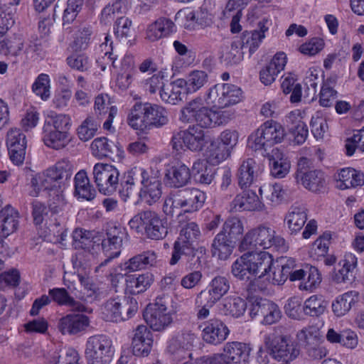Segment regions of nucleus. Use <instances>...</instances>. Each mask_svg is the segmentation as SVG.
Returning a JSON list of instances; mask_svg holds the SVG:
<instances>
[{"label":"nucleus","instance_id":"f257e3e1","mask_svg":"<svg viewBox=\"0 0 364 364\" xmlns=\"http://www.w3.org/2000/svg\"><path fill=\"white\" fill-rule=\"evenodd\" d=\"M272 265L273 257L271 254L264 251L250 250L247 251L232 263L231 272L235 277L240 280L250 279L251 276L255 277L252 282V285L262 289L263 287H260L259 283L265 277L267 280L269 279V272Z\"/></svg>","mask_w":364,"mask_h":364},{"label":"nucleus","instance_id":"f03ea898","mask_svg":"<svg viewBox=\"0 0 364 364\" xmlns=\"http://www.w3.org/2000/svg\"><path fill=\"white\" fill-rule=\"evenodd\" d=\"M179 120L185 124L196 122L200 129H211L227 124L233 116L228 110L214 109L204 106L200 99L188 102L180 111Z\"/></svg>","mask_w":364,"mask_h":364},{"label":"nucleus","instance_id":"7ed1b4c3","mask_svg":"<svg viewBox=\"0 0 364 364\" xmlns=\"http://www.w3.org/2000/svg\"><path fill=\"white\" fill-rule=\"evenodd\" d=\"M259 247L273 248L278 252H285L289 249V245L284 237L277 235L276 231L270 227L259 225L249 230L245 235L240 243L239 250L250 251Z\"/></svg>","mask_w":364,"mask_h":364},{"label":"nucleus","instance_id":"20e7f679","mask_svg":"<svg viewBox=\"0 0 364 364\" xmlns=\"http://www.w3.org/2000/svg\"><path fill=\"white\" fill-rule=\"evenodd\" d=\"M285 328L277 326L264 337L267 353L275 360L289 363L299 355V349L291 337L284 332Z\"/></svg>","mask_w":364,"mask_h":364},{"label":"nucleus","instance_id":"39448f33","mask_svg":"<svg viewBox=\"0 0 364 364\" xmlns=\"http://www.w3.org/2000/svg\"><path fill=\"white\" fill-rule=\"evenodd\" d=\"M250 350L249 346L244 343L228 342L222 353L203 355L195 360L192 359V353H188L191 360L182 364H220L221 360L225 364H247Z\"/></svg>","mask_w":364,"mask_h":364},{"label":"nucleus","instance_id":"423d86ee","mask_svg":"<svg viewBox=\"0 0 364 364\" xmlns=\"http://www.w3.org/2000/svg\"><path fill=\"white\" fill-rule=\"evenodd\" d=\"M70 119L65 114H58L46 119L43 126V141L54 149L64 148L70 141Z\"/></svg>","mask_w":364,"mask_h":364},{"label":"nucleus","instance_id":"0eeeda50","mask_svg":"<svg viewBox=\"0 0 364 364\" xmlns=\"http://www.w3.org/2000/svg\"><path fill=\"white\" fill-rule=\"evenodd\" d=\"M286 136L284 128L279 122L267 120L249 136L250 147L255 151H265L276 144L281 143Z\"/></svg>","mask_w":364,"mask_h":364},{"label":"nucleus","instance_id":"6e6552de","mask_svg":"<svg viewBox=\"0 0 364 364\" xmlns=\"http://www.w3.org/2000/svg\"><path fill=\"white\" fill-rule=\"evenodd\" d=\"M137 176H141V183L143 187L139 192V196L149 205L159 200V171H151L148 173L144 169H133L128 173L124 186H134Z\"/></svg>","mask_w":364,"mask_h":364},{"label":"nucleus","instance_id":"1a4fd4ad","mask_svg":"<svg viewBox=\"0 0 364 364\" xmlns=\"http://www.w3.org/2000/svg\"><path fill=\"white\" fill-rule=\"evenodd\" d=\"M180 237L174 243L172 257L170 260L171 265L176 264L181 255H195V249L193 243L201 236L198 225L193 221L180 222Z\"/></svg>","mask_w":364,"mask_h":364},{"label":"nucleus","instance_id":"9d476101","mask_svg":"<svg viewBox=\"0 0 364 364\" xmlns=\"http://www.w3.org/2000/svg\"><path fill=\"white\" fill-rule=\"evenodd\" d=\"M40 173L44 182L45 191L53 193L65 188L71 179L73 168L69 161L63 159Z\"/></svg>","mask_w":364,"mask_h":364},{"label":"nucleus","instance_id":"9b49d317","mask_svg":"<svg viewBox=\"0 0 364 364\" xmlns=\"http://www.w3.org/2000/svg\"><path fill=\"white\" fill-rule=\"evenodd\" d=\"M50 199L48 208L53 215H58L59 219L55 218V222L50 225V231L56 237L57 241H63L66 237L65 221L70 205L63 194V189L53 193H49Z\"/></svg>","mask_w":364,"mask_h":364},{"label":"nucleus","instance_id":"f8f14e48","mask_svg":"<svg viewBox=\"0 0 364 364\" xmlns=\"http://www.w3.org/2000/svg\"><path fill=\"white\" fill-rule=\"evenodd\" d=\"M242 92L235 85L217 84L210 88L205 97L207 104L218 110L237 104L242 100Z\"/></svg>","mask_w":364,"mask_h":364},{"label":"nucleus","instance_id":"ddd939ff","mask_svg":"<svg viewBox=\"0 0 364 364\" xmlns=\"http://www.w3.org/2000/svg\"><path fill=\"white\" fill-rule=\"evenodd\" d=\"M139 309L138 302L133 297H128L122 302L118 299H109L102 306L105 320L120 322L133 317Z\"/></svg>","mask_w":364,"mask_h":364},{"label":"nucleus","instance_id":"4468645a","mask_svg":"<svg viewBox=\"0 0 364 364\" xmlns=\"http://www.w3.org/2000/svg\"><path fill=\"white\" fill-rule=\"evenodd\" d=\"M112 355V342L108 337L98 335L88 338L85 348L88 364H109Z\"/></svg>","mask_w":364,"mask_h":364},{"label":"nucleus","instance_id":"2eb2a0df","mask_svg":"<svg viewBox=\"0 0 364 364\" xmlns=\"http://www.w3.org/2000/svg\"><path fill=\"white\" fill-rule=\"evenodd\" d=\"M94 182L98 191L105 195L114 193L119 185V172L109 164L97 163L92 170Z\"/></svg>","mask_w":364,"mask_h":364},{"label":"nucleus","instance_id":"dca6fc26","mask_svg":"<svg viewBox=\"0 0 364 364\" xmlns=\"http://www.w3.org/2000/svg\"><path fill=\"white\" fill-rule=\"evenodd\" d=\"M159 217L156 212L146 210L134 215L129 222L131 229L138 233L144 231L146 235L152 240H158L159 234Z\"/></svg>","mask_w":364,"mask_h":364},{"label":"nucleus","instance_id":"f3484780","mask_svg":"<svg viewBox=\"0 0 364 364\" xmlns=\"http://www.w3.org/2000/svg\"><path fill=\"white\" fill-rule=\"evenodd\" d=\"M308 163L309 160L305 157L299 160L296 178L298 182L301 181L306 189L312 192H320L326 186L324 174L318 170L306 171V166H308Z\"/></svg>","mask_w":364,"mask_h":364},{"label":"nucleus","instance_id":"a211bd4d","mask_svg":"<svg viewBox=\"0 0 364 364\" xmlns=\"http://www.w3.org/2000/svg\"><path fill=\"white\" fill-rule=\"evenodd\" d=\"M250 315L252 317L262 318V323L272 325L279 321L282 312L279 306L267 299L256 298L252 304Z\"/></svg>","mask_w":364,"mask_h":364},{"label":"nucleus","instance_id":"6ab92c4d","mask_svg":"<svg viewBox=\"0 0 364 364\" xmlns=\"http://www.w3.org/2000/svg\"><path fill=\"white\" fill-rule=\"evenodd\" d=\"M153 342L152 333L146 326L140 324L133 329L131 348L134 355L148 356L151 350Z\"/></svg>","mask_w":364,"mask_h":364},{"label":"nucleus","instance_id":"aec40b11","mask_svg":"<svg viewBox=\"0 0 364 364\" xmlns=\"http://www.w3.org/2000/svg\"><path fill=\"white\" fill-rule=\"evenodd\" d=\"M6 144L11 160L16 165L23 164L26 149V136L20 129H11L7 133Z\"/></svg>","mask_w":364,"mask_h":364},{"label":"nucleus","instance_id":"412c9836","mask_svg":"<svg viewBox=\"0 0 364 364\" xmlns=\"http://www.w3.org/2000/svg\"><path fill=\"white\" fill-rule=\"evenodd\" d=\"M191 180V171L184 164L176 162L166 166L164 183L170 188H181Z\"/></svg>","mask_w":364,"mask_h":364},{"label":"nucleus","instance_id":"4be33fe9","mask_svg":"<svg viewBox=\"0 0 364 364\" xmlns=\"http://www.w3.org/2000/svg\"><path fill=\"white\" fill-rule=\"evenodd\" d=\"M230 289L229 279L225 276L218 275L212 279L208 287L199 294L203 301L208 305L217 303Z\"/></svg>","mask_w":364,"mask_h":364},{"label":"nucleus","instance_id":"5701e85b","mask_svg":"<svg viewBox=\"0 0 364 364\" xmlns=\"http://www.w3.org/2000/svg\"><path fill=\"white\" fill-rule=\"evenodd\" d=\"M229 332V329L222 321L217 318L210 319L204 323L202 338L205 343L217 346L227 338Z\"/></svg>","mask_w":364,"mask_h":364},{"label":"nucleus","instance_id":"b1692460","mask_svg":"<svg viewBox=\"0 0 364 364\" xmlns=\"http://www.w3.org/2000/svg\"><path fill=\"white\" fill-rule=\"evenodd\" d=\"M205 194L198 188L184 189L180 191L176 204L184 208L186 212L197 211L205 200Z\"/></svg>","mask_w":364,"mask_h":364},{"label":"nucleus","instance_id":"393cba45","mask_svg":"<svg viewBox=\"0 0 364 364\" xmlns=\"http://www.w3.org/2000/svg\"><path fill=\"white\" fill-rule=\"evenodd\" d=\"M287 55L283 52L276 53L268 64L259 71V80L264 85L272 84L279 73L282 71L287 64Z\"/></svg>","mask_w":364,"mask_h":364},{"label":"nucleus","instance_id":"a878e982","mask_svg":"<svg viewBox=\"0 0 364 364\" xmlns=\"http://www.w3.org/2000/svg\"><path fill=\"white\" fill-rule=\"evenodd\" d=\"M261 173L259 166L255 159L248 158L242 161L237 173L238 185L241 188L250 187L257 181Z\"/></svg>","mask_w":364,"mask_h":364},{"label":"nucleus","instance_id":"bb28decb","mask_svg":"<svg viewBox=\"0 0 364 364\" xmlns=\"http://www.w3.org/2000/svg\"><path fill=\"white\" fill-rule=\"evenodd\" d=\"M89 323L87 316L80 314H69L59 320L58 328L63 334L75 335L85 331Z\"/></svg>","mask_w":364,"mask_h":364},{"label":"nucleus","instance_id":"cd10ccee","mask_svg":"<svg viewBox=\"0 0 364 364\" xmlns=\"http://www.w3.org/2000/svg\"><path fill=\"white\" fill-rule=\"evenodd\" d=\"M264 205L261 202L255 192L245 191L237 194L231 203V208L235 211H261Z\"/></svg>","mask_w":364,"mask_h":364},{"label":"nucleus","instance_id":"c85d7f7f","mask_svg":"<svg viewBox=\"0 0 364 364\" xmlns=\"http://www.w3.org/2000/svg\"><path fill=\"white\" fill-rule=\"evenodd\" d=\"M51 300L60 306L69 307L73 311L90 313L91 310L81 301L75 300L65 288H53L48 291Z\"/></svg>","mask_w":364,"mask_h":364},{"label":"nucleus","instance_id":"c756f323","mask_svg":"<svg viewBox=\"0 0 364 364\" xmlns=\"http://www.w3.org/2000/svg\"><path fill=\"white\" fill-rule=\"evenodd\" d=\"M357 257L352 253H347L343 260L342 268L334 269L331 274V280L336 284L351 282L355 278Z\"/></svg>","mask_w":364,"mask_h":364},{"label":"nucleus","instance_id":"7c9ffc66","mask_svg":"<svg viewBox=\"0 0 364 364\" xmlns=\"http://www.w3.org/2000/svg\"><path fill=\"white\" fill-rule=\"evenodd\" d=\"M235 241L219 232L213 238L210 252L213 257L220 260H226L232 255L235 248Z\"/></svg>","mask_w":364,"mask_h":364},{"label":"nucleus","instance_id":"2f4dec72","mask_svg":"<svg viewBox=\"0 0 364 364\" xmlns=\"http://www.w3.org/2000/svg\"><path fill=\"white\" fill-rule=\"evenodd\" d=\"M290 133L294 136V141L297 144L304 143L308 135L309 130L306 124L302 121V117L299 110L291 112L286 119Z\"/></svg>","mask_w":364,"mask_h":364},{"label":"nucleus","instance_id":"473e14b6","mask_svg":"<svg viewBox=\"0 0 364 364\" xmlns=\"http://www.w3.org/2000/svg\"><path fill=\"white\" fill-rule=\"evenodd\" d=\"M154 282V276L149 272L141 274L125 275V291L130 294L144 292Z\"/></svg>","mask_w":364,"mask_h":364},{"label":"nucleus","instance_id":"72a5a7b5","mask_svg":"<svg viewBox=\"0 0 364 364\" xmlns=\"http://www.w3.org/2000/svg\"><path fill=\"white\" fill-rule=\"evenodd\" d=\"M124 230L121 228L111 226L107 230L106 237L102 242L104 252H112V257H118L121 252Z\"/></svg>","mask_w":364,"mask_h":364},{"label":"nucleus","instance_id":"f704fd0d","mask_svg":"<svg viewBox=\"0 0 364 364\" xmlns=\"http://www.w3.org/2000/svg\"><path fill=\"white\" fill-rule=\"evenodd\" d=\"M337 188L345 190L364 184V173L353 168H343L336 176Z\"/></svg>","mask_w":364,"mask_h":364},{"label":"nucleus","instance_id":"c9c22d12","mask_svg":"<svg viewBox=\"0 0 364 364\" xmlns=\"http://www.w3.org/2000/svg\"><path fill=\"white\" fill-rule=\"evenodd\" d=\"M19 225V214L11 205L0 210V233L8 237L17 230Z\"/></svg>","mask_w":364,"mask_h":364},{"label":"nucleus","instance_id":"e433bc0d","mask_svg":"<svg viewBox=\"0 0 364 364\" xmlns=\"http://www.w3.org/2000/svg\"><path fill=\"white\" fill-rule=\"evenodd\" d=\"M181 135L183 137L184 145L193 151H201L206 143L205 132L196 125L181 131Z\"/></svg>","mask_w":364,"mask_h":364},{"label":"nucleus","instance_id":"4c0bfd02","mask_svg":"<svg viewBox=\"0 0 364 364\" xmlns=\"http://www.w3.org/2000/svg\"><path fill=\"white\" fill-rule=\"evenodd\" d=\"M307 220V210L301 205H293L285 215L284 222L287 223L291 234L299 232Z\"/></svg>","mask_w":364,"mask_h":364},{"label":"nucleus","instance_id":"58836bf2","mask_svg":"<svg viewBox=\"0 0 364 364\" xmlns=\"http://www.w3.org/2000/svg\"><path fill=\"white\" fill-rule=\"evenodd\" d=\"M295 266L296 262L293 258L282 259L276 264L273 262L272 277H269L268 282L273 284H283L289 278V273Z\"/></svg>","mask_w":364,"mask_h":364},{"label":"nucleus","instance_id":"ea45409f","mask_svg":"<svg viewBox=\"0 0 364 364\" xmlns=\"http://www.w3.org/2000/svg\"><path fill=\"white\" fill-rule=\"evenodd\" d=\"M358 298L359 294L356 291H349L337 296L332 303L333 314L338 317L346 315L358 301Z\"/></svg>","mask_w":364,"mask_h":364},{"label":"nucleus","instance_id":"a19ab883","mask_svg":"<svg viewBox=\"0 0 364 364\" xmlns=\"http://www.w3.org/2000/svg\"><path fill=\"white\" fill-rule=\"evenodd\" d=\"M159 106L149 102H136L131 108L129 116L143 119L148 122H157Z\"/></svg>","mask_w":364,"mask_h":364},{"label":"nucleus","instance_id":"79ce46f5","mask_svg":"<svg viewBox=\"0 0 364 364\" xmlns=\"http://www.w3.org/2000/svg\"><path fill=\"white\" fill-rule=\"evenodd\" d=\"M213 22V16L205 9L198 11H191L186 16L185 28L195 30L198 26L206 27Z\"/></svg>","mask_w":364,"mask_h":364},{"label":"nucleus","instance_id":"37998d69","mask_svg":"<svg viewBox=\"0 0 364 364\" xmlns=\"http://www.w3.org/2000/svg\"><path fill=\"white\" fill-rule=\"evenodd\" d=\"M157 255L153 251H146L136 255L124 264L123 269L127 272H136L144 269L147 264L156 263Z\"/></svg>","mask_w":364,"mask_h":364},{"label":"nucleus","instance_id":"c03bdc74","mask_svg":"<svg viewBox=\"0 0 364 364\" xmlns=\"http://www.w3.org/2000/svg\"><path fill=\"white\" fill-rule=\"evenodd\" d=\"M75 193L80 198L92 200L96 195L95 188L90 185L87 173L82 170L75 176Z\"/></svg>","mask_w":364,"mask_h":364},{"label":"nucleus","instance_id":"a18cd8bd","mask_svg":"<svg viewBox=\"0 0 364 364\" xmlns=\"http://www.w3.org/2000/svg\"><path fill=\"white\" fill-rule=\"evenodd\" d=\"M271 174L276 178H283L289 171L290 162L279 150H273L269 156Z\"/></svg>","mask_w":364,"mask_h":364},{"label":"nucleus","instance_id":"49530a36","mask_svg":"<svg viewBox=\"0 0 364 364\" xmlns=\"http://www.w3.org/2000/svg\"><path fill=\"white\" fill-rule=\"evenodd\" d=\"M247 309L246 301L239 296H228L223 302L220 311L226 316L240 317Z\"/></svg>","mask_w":364,"mask_h":364},{"label":"nucleus","instance_id":"de8ad7c7","mask_svg":"<svg viewBox=\"0 0 364 364\" xmlns=\"http://www.w3.org/2000/svg\"><path fill=\"white\" fill-rule=\"evenodd\" d=\"M184 80H177L173 83L161 88V99L169 104L176 105L179 100H181V90L184 86Z\"/></svg>","mask_w":364,"mask_h":364},{"label":"nucleus","instance_id":"09e8293b","mask_svg":"<svg viewBox=\"0 0 364 364\" xmlns=\"http://www.w3.org/2000/svg\"><path fill=\"white\" fill-rule=\"evenodd\" d=\"M328 302L321 295H313L307 299L303 305L304 314L309 316H318L323 314Z\"/></svg>","mask_w":364,"mask_h":364},{"label":"nucleus","instance_id":"8fccbe9b","mask_svg":"<svg viewBox=\"0 0 364 364\" xmlns=\"http://www.w3.org/2000/svg\"><path fill=\"white\" fill-rule=\"evenodd\" d=\"M259 192L264 196L266 200L270 202L272 205H279L284 197V191L280 184H269L259 187Z\"/></svg>","mask_w":364,"mask_h":364},{"label":"nucleus","instance_id":"3c124183","mask_svg":"<svg viewBox=\"0 0 364 364\" xmlns=\"http://www.w3.org/2000/svg\"><path fill=\"white\" fill-rule=\"evenodd\" d=\"M231 154V150L223 145L211 144L206 151L207 159L213 165H217L227 159Z\"/></svg>","mask_w":364,"mask_h":364},{"label":"nucleus","instance_id":"603ef678","mask_svg":"<svg viewBox=\"0 0 364 364\" xmlns=\"http://www.w3.org/2000/svg\"><path fill=\"white\" fill-rule=\"evenodd\" d=\"M208 81V75L202 70H194L191 72L187 80H184V86L186 87L188 92H195L200 89Z\"/></svg>","mask_w":364,"mask_h":364},{"label":"nucleus","instance_id":"864d4df0","mask_svg":"<svg viewBox=\"0 0 364 364\" xmlns=\"http://www.w3.org/2000/svg\"><path fill=\"white\" fill-rule=\"evenodd\" d=\"M114 143L105 137L95 139L91 144L92 154L100 159L109 156L113 152Z\"/></svg>","mask_w":364,"mask_h":364},{"label":"nucleus","instance_id":"5fc2aeb1","mask_svg":"<svg viewBox=\"0 0 364 364\" xmlns=\"http://www.w3.org/2000/svg\"><path fill=\"white\" fill-rule=\"evenodd\" d=\"M50 77L47 74H40L32 85L33 92L46 101L50 96Z\"/></svg>","mask_w":364,"mask_h":364},{"label":"nucleus","instance_id":"6e6d98bb","mask_svg":"<svg viewBox=\"0 0 364 364\" xmlns=\"http://www.w3.org/2000/svg\"><path fill=\"white\" fill-rule=\"evenodd\" d=\"M264 38L263 32L254 31L244 33L240 43L242 49H248L250 54H252L259 47L262 39Z\"/></svg>","mask_w":364,"mask_h":364},{"label":"nucleus","instance_id":"4d7b16f0","mask_svg":"<svg viewBox=\"0 0 364 364\" xmlns=\"http://www.w3.org/2000/svg\"><path fill=\"white\" fill-rule=\"evenodd\" d=\"M243 231L244 228L241 220L237 218L232 217L225 220L220 232L235 241L243 233Z\"/></svg>","mask_w":364,"mask_h":364},{"label":"nucleus","instance_id":"13d9d810","mask_svg":"<svg viewBox=\"0 0 364 364\" xmlns=\"http://www.w3.org/2000/svg\"><path fill=\"white\" fill-rule=\"evenodd\" d=\"M306 278L299 284L301 290L312 291L321 282V277L317 268L311 266L306 271Z\"/></svg>","mask_w":364,"mask_h":364},{"label":"nucleus","instance_id":"bf43d9fd","mask_svg":"<svg viewBox=\"0 0 364 364\" xmlns=\"http://www.w3.org/2000/svg\"><path fill=\"white\" fill-rule=\"evenodd\" d=\"M143 316L147 325L153 331H159V305L157 302L148 304Z\"/></svg>","mask_w":364,"mask_h":364},{"label":"nucleus","instance_id":"052dcab7","mask_svg":"<svg viewBox=\"0 0 364 364\" xmlns=\"http://www.w3.org/2000/svg\"><path fill=\"white\" fill-rule=\"evenodd\" d=\"M125 10L124 1L118 0L112 4L105 6L101 13V21L105 23H110L117 15L122 14Z\"/></svg>","mask_w":364,"mask_h":364},{"label":"nucleus","instance_id":"680f3d73","mask_svg":"<svg viewBox=\"0 0 364 364\" xmlns=\"http://www.w3.org/2000/svg\"><path fill=\"white\" fill-rule=\"evenodd\" d=\"M346 154L353 155L356 149L364 151V127L346 141Z\"/></svg>","mask_w":364,"mask_h":364},{"label":"nucleus","instance_id":"e2e57ef3","mask_svg":"<svg viewBox=\"0 0 364 364\" xmlns=\"http://www.w3.org/2000/svg\"><path fill=\"white\" fill-rule=\"evenodd\" d=\"M132 21L126 17H119L114 25V35L120 41H125L132 35Z\"/></svg>","mask_w":364,"mask_h":364},{"label":"nucleus","instance_id":"0e129e2a","mask_svg":"<svg viewBox=\"0 0 364 364\" xmlns=\"http://www.w3.org/2000/svg\"><path fill=\"white\" fill-rule=\"evenodd\" d=\"M284 311L289 317L294 319H301L304 314L301 300L296 296L289 298L284 306Z\"/></svg>","mask_w":364,"mask_h":364},{"label":"nucleus","instance_id":"69168bd1","mask_svg":"<svg viewBox=\"0 0 364 364\" xmlns=\"http://www.w3.org/2000/svg\"><path fill=\"white\" fill-rule=\"evenodd\" d=\"M97 125L92 117H87L77 129V134L80 140L87 141L95 134Z\"/></svg>","mask_w":364,"mask_h":364},{"label":"nucleus","instance_id":"338daca9","mask_svg":"<svg viewBox=\"0 0 364 364\" xmlns=\"http://www.w3.org/2000/svg\"><path fill=\"white\" fill-rule=\"evenodd\" d=\"M73 246L75 249L86 250L90 247L92 240L90 232L82 229H75L73 232Z\"/></svg>","mask_w":364,"mask_h":364},{"label":"nucleus","instance_id":"774afa93","mask_svg":"<svg viewBox=\"0 0 364 364\" xmlns=\"http://www.w3.org/2000/svg\"><path fill=\"white\" fill-rule=\"evenodd\" d=\"M310 126L311 132L316 139H322L328 129V124L324 117L318 113L311 118Z\"/></svg>","mask_w":364,"mask_h":364}]
</instances>
